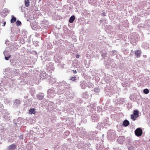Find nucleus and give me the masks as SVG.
<instances>
[{
	"mask_svg": "<svg viewBox=\"0 0 150 150\" xmlns=\"http://www.w3.org/2000/svg\"><path fill=\"white\" fill-rule=\"evenodd\" d=\"M125 139V137L123 136H120L117 139V141L119 144H122L124 143V140Z\"/></svg>",
	"mask_w": 150,
	"mask_h": 150,
	"instance_id": "39448f33",
	"label": "nucleus"
},
{
	"mask_svg": "<svg viewBox=\"0 0 150 150\" xmlns=\"http://www.w3.org/2000/svg\"><path fill=\"white\" fill-rule=\"evenodd\" d=\"M38 98L40 100H42L43 99V96L42 95L40 96L39 95L38 97Z\"/></svg>",
	"mask_w": 150,
	"mask_h": 150,
	"instance_id": "412c9836",
	"label": "nucleus"
},
{
	"mask_svg": "<svg viewBox=\"0 0 150 150\" xmlns=\"http://www.w3.org/2000/svg\"><path fill=\"white\" fill-rule=\"evenodd\" d=\"M19 138L20 139H23V135H21L19 136Z\"/></svg>",
	"mask_w": 150,
	"mask_h": 150,
	"instance_id": "b1692460",
	"label": "nucleus"
},
{
	"mask_svg": "<svg viewBox=\"0 0 150 150\" xmlns=\"http://www.w3.org/2000/svg\"><path fill=\"white\" fill-rule=\"evenodd\" d=\"M11 17L12 18L11 20V23H13L16 21V18L13 15Z\"/></svg>",
	"mask_w": 150,
	"mask_h": 150,
	"instance_id": "9d476101",
	"label": "nucleus"
},
{
	"mask_svg": "<svg viewBox=\"0 0 150 150\" xmlns=\"http://www.w3.org/2000/svg\"><path fill=\"white\" fill-rule=\"evenodd\" d=\"M92 138H93L94 137L95 135L93 134H92Z\"/></svg>",
	"mask_w": 150,
	"mask_h": 150,
	"instance_id": "bb28decb",
	"label": "nucleus"
},
{
	"mask_svg": "<svg viewBox=\"0 0 150 150\" xmlns=\"http://www.w3.org/2000/svg\"><path fill=\"white\" fill-rule=\"evenodd\" d=\"M144 92L146 94H147L149 93V91L147 89H145L144 90Z\"/></svg>",
	"mask_w": 150,
	"mask_h": 150,
	"instance_id": "2eb2a0df",
	"label": "nucleus"
},
{
	"mask_svg": "<svg viewBox=\"0 0 150 150\" xmlns=\"http://www.w3.org/2000/svg\"><path fill=\"white\" fill-rule=\"evenodd\" d=\"M104 136V134H103V135H102V136Z\"/></svg>",
	"mask_w": 150,
	"mask_h": 150,
	"instance_id": "473e14b6",
	"label": "nucleus"
},
{
	"mask_svg": "<svg viewBox=\"0 0 150 150\" xmlns=\"http://www.w3.org/2000/svg\"><path fill=\"white\" fill-rule=\"evenodd\" d=\"M76 77H72L71 79V80L72 81H76Z\"/></svg>",
	"mask_w": 150,
	"mask_h": 150,
	"instance_id": "aec40b11",
	"label": "nucleus"
},
{
	"mask_svg": "<svg viewBox=\"0 0 150 150\" xmlns=\"http://www.w3.org/2000/svg\"><path fill=\"white\" fill-rule=\"evenodd\" d=\"M89 137V139H91V137Z\"/></svg>",
	"mask_w": 150,
	"mask_h": 150,
	"instance_id": "7c9ffc66",
	"label": "nucleus"
},
{
	"mask_svg": "<svg viewBox=\"0 0 150 150\" xmlns=\"http://www.w3.org/2000/svg\"><path fill=\"white\" fill-rule=\"evenodd\" d=\"M135 131H142L141 128H138L136 129Z\"/></svg>",
	"mask_w": 150,
	"mask_h": 150,
	"instance_id": "6ab92c4d",
	"label": "nucleus"
},
{
	"mask_svg": "<svg viewBox=\"0 0 150 150\" xmlns=\"http://www.w3.org/2000/svg\"><path fill=\"white\" fill-rule=\"evenodd\" d=\"M79 55L78 54H76V57L77 58H79Z\"/></svg>",
	"mask_w": 150,
	"mask_h": 150,
	"instance_id": "a878e982",
	"label": "nucleus"
},
{
	"mask_svg": "<svg viewBox=\"0 0 150 150\" xmlns=\"http://www.w3.org/2000/svg\"><path fill=\"white\" fill-rule=\"evenodd\" d=\"M72 71H73V73L74 74H76L77 72L76 70H72Z\"/></svg>",
	"mask_w": 150,
	"mask_h": 150,
	"instance_id": "393cba45",
	"label": "nucleus"
},
{
	"mask_svg": "<svg viewBox=\"0 0 150 150\" xmlns=\"http://www.w3.org/2000/svg\"><path fill=\"white\" fill-rule=\"evenodd\" d=\"M68 132V133L67 134H67H69V132Z\"/></svg>",
	"mask_w": 150,
	"mask_h": 150,
	"instance_id": "c85d7f7f",
	"label": "nucleus"
},
{
	"mask_svg": "<svg viewBox=\"0 0 150 150\" xmlns=\"http://www.w3.org/2000/svg\"><path fill=\"white\" fill-rule=\"evenodd\" d=\"M91 144L89 143H87L86 144H85V147L87 148L90 147L91 146Z\"/></svg>",
	"mask_w": 150,
	"mask_h": 150,
	"instance_id": "a211bd4d",
	"label": "nucleus"
},
{
	"mask_svg": "<svg viewBox=\"0 0 150 150\" xmlns=\"http://www.w3.org/2000/svg\"><path fill=\"white\" fill-rule=\"evenodd\" d=\"M103 15L104 16H105V13L104 12H103Z\"/></svg>",
	"mask_w": 150,
	"mask_h": 150,
	"instance_id": "cd10ccee",
	"label": "nucleus"
},
{
	"mask_svg": "<svg viewBox=\"0 0 150 150\" xmlns=\"http://www.w3.org/2000/svg\"><path fill=\"white\" fill-rule=\"evenodd\" d=\"M143 132H134L135 135L137 137L141 136Z\"/></svg>",
	"mask_w": 150,
	"mask_h": 150,
	"instance_id": "f8f14e48",
	"label": "nucleus"
},
{
	"mask_svg": "<svg viewBox=\"0 0 150 150\" xmlns=\"http://www.w3.org/2000/svg\"><path fill=\"white\" fill-rule=\"evenodd\" d=\"M75 19V17L74 16H72L70 18L69 20V22L70 23H72Z\"/></svg>",
	"mask_w": 150,
	"mask_h": 150,
	"instance_id": "1a4fd4ad",
	"label": "nucleus"
},
{
	"mask_svg": "<svg viewBox=\"0 0 150 150\" xmlns=\"http://www.w3.org/2000/svg\"><path fill=\"white\" fill-rule=\"evenodd\" d=\"M108 138L110 140H113L115 139L116 137V134L113 132H108Z\"/></svg>",
	"mask_w": 150,
	"mask_h": 150,
	"instance_id": "f03ea898",
	"label": "nucleus"
},
{
	"mask_svg": "<svg viewBox=\"0 0 150 150\" xmlns=\"http://www.w3.org/2000/svg\"><path fill=\"white\" fill-rule=\"evenodd\" d=\"M147 142V144L146 145V149L147 150H150V140L149 141H148L146 142Z\"/></svg>",
	"mask_w": 150,
	"mask_h": 150,
	"instance_id": "ddd939ff",
	"label": "nucleus"
},
{
	"mask_svg": "<svg viewBox=\"0 0 150 150\" xmlns=\"http://www.w3.org/2000/svg\"><path fill=\"white\" fill-rule=\"evenodd\" d=\"M17 147V145L15 144H12L8 146L7 150H15Z\"/></svg>",
	"mask_w": 150,
	"mask_h": 150,
	"instance_id": "20e7f679",
	"label": "nucleus"
},
{
	"mask_svg": "<svg viewBox=\"0 0 150 150\" xmlns=\"http://www.w3.org/2000/svg\"><path fill=\"white\" fill-rule=\"evenodd\" d=\"M94 91L96 93H98L99 92V88H96L94 89Z\"/></svg>",
	"mask_w": 150,
	"mask_h": 150,
	"instance_id": "dca6fc26",
	"label": "nucleus"
},
{
	"mask_svg": "<svg viewBox=\"0 0 150 150\" xmlns=\"http://www.w3.org/2000/svg\"><path fill=\"white\" fill-rule=\"evenodd\" d=\"M113 150H122V149L119 148H116L114 149Z\"/></svg>",
	"mask_w": 150,
	"mask_h": 150,
	"instance_id": "5701e85b",
	"label": "nucleus"
},
{
	"mask_svg": "<svg viewBox=\"0 0 150 150\" xmlns=\"http://www.w3.org/2000/svg\"><path fill=\"white\" fill-rule=\"evenodd\" d=\"M139 117V112L136 110H135L134 111L133 114L131 115V117L133 121H134L136 120L137 118Z\"/></svg>",
	"mask_w": 150,
	"mask_h": 150,
	"instance_id": "7ed1b4c3",
	"label": "nucleus"
},
{
	"mask_svg": "<svg viewBox=\"0 0 150 150\" xmlns=\"http://www.w3.org/2000/svg\"><path fill=\"white\" fill-rule=\"evenodd\" d=\"M29 112L31 114H35L36 113L35 109V108L30 109L29 110Z\"/></svg>",
	"mask_w": 150,
	"mask_h": 150,
	"instance_id": "9b49d317",
	"label": "nucleus"
},
{
	"mask_svg": "<svg viewBox=\"0 0 150 150\" xmlns=\"http://www.w3.org/2000/svg\"><path fill=\"white\" fill-rule=\"evenodd\" d=\"M1 106H3V105L2 104L1 105Z\"/></svg>",
	"mask_w": 150,
	"mask_h": 150,
	"instance_id": "2f4dec72",
	"label": "nucleus"
},
{
	"mask_svg": "<svg viewBox=\"0 0 150 150\" xmlns=\"http://www.w3.org/2000/svg\"><path fill=\"white\" fill-rule=\"evenodd\" d=\"M25 4L26 6L28 7L29 5V0H25Z\"/></svg>",
	"mask_w": 150,
	"mask_h": 150,
	"instance_id": "4468645a",
	"label": "nucleus"
},
{
	"mask_svg": "<svg viewBox=\"0 0 150 150\" xmlns=\"http://www.w3.org/2000/svg\"><path fill=\"white\" fill-rule=\"evenodd\" d=\"M6 23V22H5L4 23V25Z\"/></svg>",
	"mask_w": 150,
	"mask_h": 150,
	"instance_id": "c756f323",
	"label": "nucleus"
},
{
	"mask_svg": "<svg viewBox=\"0 0 150 150\" xmlns=\"http://www.w3.org/2000/svg\"><path fill=\"white\" fill-rule=\"evenodd\" d=\"M21 23L20 21H19L18 20L16 22V25L17 26H18L19 25H20L21 24Z\"/></svg>",
	"mask_w": 150,
	"mask_h": 150,
	"instance_id": "f3484780",
	"label": "nucleus"
},
{
	"mask_svg": "<svg viewBox=\"0 0 150 150\" xmlns=\"http://www.w3.org/2000/svg\"><path fill=\"white\" fill-rule=\"evenodd\" d=\"M125 142L126 144V145L131 144L132 143H133L134 145H136V146H138L139 145V142L137 141H136L133 142L132 139L131 137H128L126 138L125 139Z\"/></svg>",
	"mask_w": 150,
	"mask_h": 150,
	"instance_id": "f257e3e1",
	"label": "nucleus"
},
{
	"mask_svg": "<svg viewBox=\"0 0 150 150\" xmlns=\"http://www.w3.org/2000/svg\"><path fill=\"white\" fill-rule=\"evenodd\" d=\"M129 124V121L127 120H124L123 122V125L125 127L127 126Z\"/></svg>",
	"mask_w": 150,
	"mask_h": 150,
	"instance_id": "0eeeda50",
	"label": "nucleus"
},
{
	"mask_svg": "<svg viewBox=\"0 0 150 150\" xmlns=\"http://www.w3.org/2000/svg\"><path fill=\"white\" fill-rule=\"evenodd\" d=\"M141 53V51L139 50H137L135 52V54L136 55L137 57H140Z\"/></svg>",
	"mask_w": 150,
	"mask_h": 150,
	"instance_id": "423d86ee",
	"label": "nucleus"
},
{
	"mask_svg": "<svg viewBox=\"0 0 150 150\" xmlns=\"http://www.w3.org/2000/svg\"><path fill=\"white\" fill-rule=\"evenodd\" d=\"M128 149L129 150H135L134 147L133 146L131 145V144L126 145Z\"/></svg>",
	"mask_w": 150,
	"mask_h": 150,
	"instance_id": "6e6552de",
	"label": "nucleus"
},
{
	"mask_svg": "<svg viewBox=\"0 0 150 150\" xmlns=\"http://www.w3.org/2000/svg\"><path fill=\"white\" fill-rule=\"evenodd\" d=\"M11 55L9 56L8 57H5V58L6 60H8L10 58V57H11Z\"/></svg>",
	"mask_w": 150,
	"mask_h": 150,
	"instance_id": "4be33fe9",
	"label": "nucleus"
}]
</instances>
